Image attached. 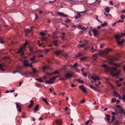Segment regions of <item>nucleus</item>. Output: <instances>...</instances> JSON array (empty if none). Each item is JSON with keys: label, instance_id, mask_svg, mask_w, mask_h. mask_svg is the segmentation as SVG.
<instances>
[{"label": "nucleus", "instance_id": "1", "mask_svg": "<svg viewBox=\"0 0 125 125\" xmlns=\"http://www.w3.org/2000/svg\"><path fill=\"white\" fill-rule=\"evenodd\" d=\"M111 51V50L110 49H107L104 52L100 51L98 53L95 54L94 56L95 57H97L98 56H101L103 55H107Z\"/></svg>", "mask_w": 125, "mask_h": 125}, {"label": "nucleus", "instance_id": "2", "mask_svg": "<svg viewBox=\"0 0 125 125\" xmlns=\"http://www.w3.org/2000/svg\"><path fill=\"white\" fill-rule=\"evenodd\" d=\"M27 42H26L25 43L23 44V46L22 47H21L20 49H19L18 53H21L22 55L24 54V53L23 51H25L26 50L25 49L26 45L27 44Z\"/></svg>", "mask_w": 125, "mask_h": 125}, {"label": "nucleus", "instance_id": "3", "mask_svg": "<svg viewBox=\"0 0 125 125\" xmlns=\"http://www.w3.org/2000/svg\"><path fill=\"white\" fill-rule=\"evenodd\" d=\"M118 59L116 58L115 57L113 59H111L110 60V63L111 64H113V65L115 66H118V64L116 63H113V61H116L118 60Z\"/></svg>", "mask_w": 125, "mask_h": 125}, {"label": "nucleus", "instance_id": "4", "mask_svg": "<svg viewBox=\"0 0 125 125\" xmlns=\"http://www.w3.org/2000/svg\"><path fill=\"white\" fill-rule=\"evenodd\" d=\"M72 75L70 73H67L64 75V76L65 77L69 79L72 77Z\"/></svg>", "mask_w": 125, "mask_h": 125}, {"label": "nucleus", "instance_id": "5", "mask_svg": "<svg viewBox=\"0 0 125 125\" xmlns=\"http://www.w3.org/2000/svg\"><path fill=\"white\" fill-rule=\"evenodd\" d=\"M92 31L94 33V35L95 37H96L98 34L99 31L95 29H93Z\"/></svg>", "mask_w": 125, "mask_h": 125}, {"label": "nucleus", "instance_id": "6", "mask_svg": "<svg viewBox=\"0 0 125 125\" xmlns=\"http://www.w3.org/2000/svg\"><path fill=\"white\" fill-rule=\"evenodd\" d=\"M85 42H86V43H84L82 44H79L78 45V47L79 48L83 47L87 44L88 42V41L86 40H85Z\"/></svg>", "mask_w": 125, "mask_h": 125}, {"label": "nucleus", "instance_id": "7", "mask_svg": "<svg viewBox=\"0 0 125 125\" xmlns=\"http://www.w3.org/2000/svg\"><path fill=\"white\" fill-rule=\"evenodd\" d=\"M23 65L25 67H28L29 65V62L27 60H24L23 62Z\"/></svg>", "mask_w": 125, "mask_h": 125}, {"label": "nucleus", "instance_id": "8", "mask_svg": "<svg viewBox=\"0 0 125 125\" xmlns=\"http://www.w3.org/2000/svg\"><path fill=\"white\" fill-rule=\"evenodd\" d=\"M84 85L83 84L82 85L80 86H79V88L81 89L85 93H86V91L85 89L83 87L84 86Z\"/></svg>", "mask_w": 125, "mask_h": 125}, {"label": "nucleus", "instance_id": "9", "mask_svg": "<svg viewBox=\"0 0 125 125\" xmlns=\"http://www.w3.org/2000/svg\"><path fill=\"white\" fill-rule=\"evenodd\" d=\"M5 67V64L4 63L0 64V71L2 70L3 71H5V69L3 68Z\"/></svg>", "mask_w": 125, "mask_h": 125}, {"label": "nucleus", "instance_id": "10", "mask_svg": "<svg viewBox=\"0 0 125 125\" xmlns=\"http://www.w3.org/2000/svg\"><path fill=\"white\" fill-rule=\"evenodd\" d=\"M91 77L92 78L94 81H95L96 80H100V78L98 76H91Z\"/></svg>", "mask_w": 125, "mask_h": 125}, {"label": "nucleus", "instance_id": "11", "mask_svg": "<svg viewBox=\"0 0 125 125\" xmlns=\"http://www.w3.org/2000/svg\"><path fill=\"white\" fill-rule=\"evenodd\" d=\"M16 104L17 110L20 112H21V108L20 105L17 103H16Z\"/></svg>", "mask_w": 125, "mask_h": 125}, {"label": "nucleus", "instance_id": "12", "mask_svg": "<svg viewBox=\"0 0 125 125\" xmlns=\"http://www.w3.org/2000/svg\"><path fill=\"white\" fill-rule=\"evenodd\" d=\"M102 66L105 69L107 70V71L106 72H108L109 70L110 69V67L108 66L106 64H102Z\"/></svg>", "mask_w": 125, "mask_h": 125}, {"label": "nucleus", "instance_id": "13", "mask_svg": "<svg viewBox=\"0 0 125 125\" xmlns=\"http://www.w3.org/2000/svg\"><path fill=\"white\" fill-rule=\"evenodd\" d=\"M58 14L59 16H62L64 17H68L67 15L65 14L64 13H63L58 12Z\"/></svg>", "mask_w": 125, "mask_h": 125}, {"label": "nucleus", "instance_id": "14", "mask_svg": "<svg viewBox=\"0 0 125 125\" xmlns=\"http://www.w3.org/2000/svg\"><path fill=\"white\" fill-rule=\"evenodd\" d=\"M115 39L116 41H117L119 40L120 38L121 37V35H119L118 34H117L115 35Z\"/></svg>", "mask_w": 125, "mask_h": 125}, {"label": "nucleus", "instance_id": "15", "mask_svg": "<svg viewBox=\"0 0 125 125\" xmlns=\"http://www.w3.org/2000/svg\"><path fill=\"white\" fill-rule=\"evenodd\" d=\"M39 107V105L38 104H37L35 106L34 110V113H36L38 110Z\"/></svg>", "mask_w": 125, "mask_h": 125}, {"label": "nucleus", "instance_id": "16", "mask_svg": "<svg viewBox=\"0 0 125 125\" xmlns=\"http://www.w3.org/2000/svg\"><path fill=\"white\" fill-rule=\"evenodd\" d=\"M51 80V79H50L49 80H46L45 81V83L46 84H51L53 83V82Z\"/></svg>", "mask_w": 125, "mask_h": 125}, {"label": "nucleus", "instance_id": "17", "mask_svg": "<svg viewBox=\"0 0 125 125\" xmlns=\"http://www.w3.org/2000/svg\"><path fill=\"white\" fill-rule=\"evenodd\" d=\"M78 66V63H75L73 64V65L71 66V68L72 69H73L74 68H76Z\"/></svg>", "mask_w": 125, "mask_h": 125}, {"label": "nucleus", "instance_id": "18", "mask_svg": "<svg viewBox=\"0 0 125 125\" xmlns=\"http://www.w3.org/2000/svg\"><path fill=\"white\" fill-rule=\"evenodd\" d=\"M87 2L88 3L91 4H92L95 2V1L94 0H87Z\"/></svg>", "mask_w": 125, "mask_h": 125}, {"label": "nucleus", "instance_id": "19", "mask_svg": "<svg viewBox=\"0 0 125 125\" xmlns=\"http://www.w3.org/2000/svg\"><path fill=\"white\" fill-rule=\"evenodd\" d=\"M89 87H90L92 89L94 90L95 91H98L99 90H97L95 88V86H94L93 84H91L90 86Z\"/></svg>", "mask_w": 125, "mask_h": 125}, {"label": "nucleus", "instance_id": "20", "mask_svg": "<svg viewBox=\"0 0 125 125\" xmlns=\"http://www.w3.org/2000/svg\"><path fill=\"white\" fill-rule=\"evenodd\" d=\"M61 52L60 51H57L55 52L54 53L55 55L58 56L61 54Z\"/></svg>", "mask_w": 125, "mask_h": 125}, {"label": "nucleus", "instance_id": "21", "mask_svg": "<svg viewBox=\"0 0 125 125\" xmlns=\"http://www.w3.org/2000/svg\"><path fill=\"white\" fill-rule=\"evenodd\" d=\"M121 122L118 120H116L114 123V125H119L121 123Z\"/></svg>", "mask_w": 125, "mask_h": 125}, {"label": "nucleus", "instance_id": "22", "mask_svg": "<svg viewBox=\"0 0 125 125\" xmlns=\"http://www.w3.org/2000/svg\"><path fill=\"white\" fill-rule=\"evenodd\" d=\"M31 103L28 106V107L29 108H31L32 106L34 104L33 101V100H31L30 101Z\"/></svg>", "mask_w": 125, "mask_h": 125}, {"label": "nucleus", "instance_id": "23", "mask_svg": "<svg viewBox=\"0 0 125 125\" xmlns=\"http://www.w3.org/2000/svg\"><path fill=\"white\" fill-rule=\"evenodd\" d=\"M105 116L107 118V121L110 123V115H109L106 114Z\"/></svg>", "mask_w": 125, "mask_h": 125}, {"label": "nucleus", "instance_id": "24", "mask_svg": "<svg viewBox=\"0 0 125 125\" xmlns=\"http://www.w3.org/2000/svg\"><path fill=\"white\" fill-rule=\"evenodd\" d=\"M116 107L120 111H122L123 112V109L121 107L120 105H116Z\"/></svg>", "mask_w": 125, "mask_h": 125}, {"label": "nucleus", "instance_id": "25", "mask_svg": "<svg viewBox=\"0 0 125 125\" xmlns=\"http://www.w3.org/2000/svg\"><path fill=\"white\" fill-rule=\"evenodd\" d=\"M125 41L124 39H123L121 41H119V40H118L117 41V43L119 44H121L123 43Z\"/></svg>", "mask_w": 125, "mask_h": 125}, {"label": "nucleus", "instance_id": "26", "mask_svg": "<svg viewBox=\"0 0 125 125\" xmlns=\"http://www.w3.org/2000/svg\"><path fill=\"white\" fill-rule=\"evenodd\" d=\"M110 7H107L105 8V11L107 13H108L110 12Z\"/></svg>", "mask_w": 125, "mask_h": 125}, {"label": "nucleus", "instance_id": "27", "mask_svg": "<svg viewBox=\"0 0 125 125\" xmlns=\"http://www.w3.org/2000/svg\"><path fill=\"white\" fill-rule=\"evenodd\" d=\"M56 123L59 125H61L62 123V122L61 120H57L56 121Z\"/></svg>", "mask_w": 125, "mask_h": 125}, {"label": "nucleus", "instance_id": "28", "mask_svg": "<svg viewBox=\"0 0 125 125\" xmlns=\"http://www.w3.org/2000/svg\"><path fill=\"white\" fill-rule=\"evenodd\" d=\"M114 94L115 96L117 97V96H119V94L116 91H114L113 93Z\"/></svg>", "mask_w": 125, "mask_h": 125}, {"label": "nucleus", "instance_id": "29", "mask_svg": "<svg viewBox=\"0 0 125 125\" xmlns=\"http://www.w3.org/2000/svg\"><path fill=\"white\" fill-rule=\"evenodd\" d=\"M107 22L105 21L104 22V23L101 24V25L102 27H104L105 26L107 25Z\"/></svg>", "mask_w": 125, "mask_h": 125}, {"label": "nucleus", "instance_id": "30", "mask_svg": "<svg viewBox=\"0 0 125 125\" xmlns=\"http://www.w3.org/2000/svg\"><path fill=\"white\" fill-rule=\"evenodd\" d=\"M29 59L30 61H32L35 60V56L34 55L33 57H31Z\"/></svg>", "mask_w": 125, "mask_h": 125}, {"label": "nucleus", "instance_id": "31", "mask_svg": "<svg viewBox=\"0 0 125 125\" xmlns=\"http://www.w3.org/2000/svg\"><path fill=\"white\" fill-rule=\"evenodd\" d=\"M42 100L43 101H44L45 103L47 105L49 104V103L48 102L47 100L45 98H42Z\"/></svg>", "mask_w": 125, "mask_h": 125}, {"label": "nucleus", "instance_id": "32", "mask_svg": "<svg viewBox=\"0 0 125 125\" xmlns=\"http://www.w3.org/2000/svg\"><path fill=\"white\" fill-rule=\"evenodd\" d=\"M35 80H36L40 82H43V80L41 78H36Z\"/></svg>", "mask_w": 125, "mask_h": 125}, {"label": "nucleus", "instance_id": "33", "mask_svg": "<svg viewBox=\"0 0 125 125\" xmlns=\"http://www.w3.org/2000/svg\"><path fill=\"white\" fill-rule=\"evenodd\" d=\"M115 117L114 116H112V119L111 121H110V123H111L112 122H114L115 121Z\"/></svg>", "mask_w": 125, "mask_h": 125}, {"label": "nucleus", "instance_id": "34", "mask_svg": "<svg viewBox=\"0 0 125 125\" xmlns=\"http://www.w3.org/2000/svg\"><path fill=\"white\" fill-rule=\"evenodd\" d=\"M116 69L117 68L116 67H111V68H110V69L113 70L115 71H117Z\"/></svg>", "mask_w": 125, "mask_h": 125}, {"label": "nucleus", "instance_id": "35", "mask_svg": "<svg viewBox=\"0 0 125 125\" xmlns=\"http://www.w3.org/2000/svg\"><path fill=\"white\" fill-rule=\"evenodd\" d=\"M87 58L86 57H83L81 58H80L81 60L82 61H84Z\"/></svg>", "mask_w": 125, "mask_h": 125}, {"label": "nucleus", "instance_id": "36", "mask_svg": "<svg viewBox=\"0 0 125 125\" xmlns=\"http://www.w3.org/2000/svg\"><path fill=\"white\" fill-rule=\"evenodd\" d=\"M59 73L58 71V70H56L52 74H59Z\"/></svg>", "mask_w": 125, "mask_h": 125}, {"label": "nucleus", "instance_id": "37", "mask_svg": "<svg viewBox=\"0 0 125 125\" xmlns=\"http://www.w3.org/2000/svg\"><path fill=\"white\" fill-rule=\"evenodd\" d=\"M83 55V53H79L78 54L76 55V57H79L81 56H82Z\"/></svg>", "mask_w": 125, "mask_h": 125}, {"label": "nucleus", "instance_id": "38", "mask_svg": "<svg viewBox=\"0 0 125 125\" xmlns=\"http://www.w3.org/2000/svg\"><path fill=\"white\" fill-rule=\"evenodd\" d=\"M49 67L48 66H44L42 68L44 69V71H45V70L46 69H47L49 68Z\"/></svg>", "mask_w": 125, "mask_h": 125}, {"label": "nucleus", "instance_id": "39", "mask_svg": "<svg viewBox=\"0 0 125 125\" xmlns=\"http://www.w3.org/2000/svg\"><path fill=\"white\" fill-rule=\"evenodd\" d=\"M83 75L85 77H87V74L86 73L83 72L82 73Z\"/></svg>", "mask_w": 125, "mask_h": 125}, {"label": "nucleus", "instance_id": "40", "mask_svg": "<svg viewBox=\"0 0 125 125\" xmlns=\"http://www.w3.org/2000/svg\"><path fill=\"white\" fill-rule=\"evenodd\" d=\"M53 43L55 46H56L57 45V41L54 40L53 42Z\"/></svg>", "mask_w": 125, "mask_h": 125}, {"label": "nucleus", "instance_id": "41", "mask_svg": "<svg viewBox=\"0 0 125 125\" xmlns=\"http://www.w3.org/2000/svg\"><path fill=\"white\" fill-rule=\"evenodd\" d=\"M81 16V15L79 14H78L76 16L75 18L76 19L78 18H80Z\"/></svg>", "mask_w": 125, "mask_h": 125}, {"label": "nucleus", "instance_id": "42", "mask_svg": "<svg viewBox=\"0 0 125 125\" xmlns=\"http://www.w3.org/2000/svg\"><path fill=\"white\" fill-rule=\"evenodd\" d=\"M78 82L80 83H83V81L81 80L80 79H78Z\"/></svg>", "mask_w": 125, "mask_h": 125}, {"label": "nucleus", "instance_id": "43", "mask_svg": "<svg viewBox=\"0 0 125 125\" xmlns=\"http://www.w3.org/2000/svg\"><path fill=\"white\" fill-rule=\"evenodd\" d=\"M71 21V20L70 19H67L66 20V21H65V22L67 23V22H70Z\"/></svg>", "mask_w": 125, "mask_h": 125}, {"label": "nucleus", "instance_id": "44", "mask_svg": "<svg viewBox=\"0 0 125 125\" xmlns=\"http://www.w3.org/2000/svg\"><path fill=\"white\" fill-rule=\"evenodd\" d=\"M116 101V99L115 98H113L112 101V102L114 103Z\"/></svg>", "mask_w": 125, "mask_h": 125}, {"label": "nucleus", "instance_id": "45", "mask_svg": "<svg viewBox=\"0 0 125 125\" xmlns=\"http://www.w3.org/2000/svg\"><path fill=\"white\" fill-rule=\"evenodd\" d=\"M56 78L55 76H54L53 77L51 78V80H55Z\"/></svg>", "mask_w": 125, "mask_h": 125}, {"label": "nucleus", "instance_id": "46", "mask_svg": "<svg viewBox=\"0 0 125 125\" xmlns=\"http://www.w3.org/2000/svg\"><path fill=\"white\" fill-rule=\"evenodd\" d=\"M26 33H29L31 31L30 30H29L28 29H27L26 30Z\"/></svg>", "mask_w": 125, "mask_h": 125}, {"label": "nucleus", "instance_id": "47", "mask_svg": "<svg viewBox=\"0 0 125 125\" xmlns=\"http://www.w3.org/2000/svg\"><path fill=\"white\" fill-rule=\"evenodd\" d=\"M112 114L113 116H114V115H117L118 114V113H115L114 112H112Z\"/></svg>", "mask_w": 125, "mask_h": 125}, {"label": "nucleus", "instance_id": "48", "mask_svg": "<svg viewBox=\"0 0 125 125\" xmlns=\"http://www.w3.org/2000/svg\"><path fill=\"white\" fill-rule=\"evenodd\" d=\"M79 29H81L82 30H86V28L85 27H83L82 28H79Z\"/></svg>", "mask_w": 125, "mask_h": 125}, {"label": "nucleus", "instance_id": "49", "mask_svg": "<svg viewBox=\"0 0 125 125\" xmlns=\"http://www.w3.org/2000/svg\"><path fill=\"white\" fill-rule=\"evenodd\" d=\"M9 58V56H5L3 58V59H4L5 60L6 59H8Z\"/></svg>", "mask_w": 125, "mask_h": 125}, {"label": "nucleus", "instance_id": "50", "mask_svg": "<svg viewBox=\"0 0 125 125\" xmlns=\"http://www.w3.org/2000/svg\"><path fill=\"white\" fill-rule=\"evenodd\" d=\"M32 72L34 73H36V69L33 68H32Z\"/></svg>", "mask_w": 125, "mask_h": 125}, {"label": "nucleus", "instance_id": "51", "mask_svg": "<svg viewBox=\"0 0 125 125\" xmlns=\"http://www.w3.org/2000/svg\"><path fill=\"white\" fill-rule=\"evenodd\" d=\"M120 73V72L119 71L115 73L116 74V76H118Z\"/></svg>", "mask_w": 125, "mask_h": 125}, {"label": "nucleus", "instance_id": "52", "mask_svg": "<svg viewBox=\"0 0 125 125\" xmlns=\"http://www.w3.org/2000/svg\"><path fill=\"white\" fill-rule=\"evenodd\" d=\"M91 49L92 51L93 52H94L96 51L95 49H94L93 47Z\"/></svg>", "mask_w": 125, "mask_h": 125}, {"label": "nucleus", "instance_id": "53", "mask_svg": "<svg viewBox=\"0 0 125 125\" xmlns=\"http://www.w3.org/2000/svg\"><path fill=\"white\" fill-rule=\"evenodd\" d=\"M40 34L42 36H44V35H45L46 34H45L43 32H40Z\"/></svg>", "mask_w": 125, "mask_h": 125}, {"label": "nucleus", "instance_id": "54", "mask_svg": "<svg viewBox=\"0 0 125 125\" xmlns=\"http://www.w3.org/2000/svg\"><path fill=\"white\" fill-rule=\"evenodd\" d=\"M56 78L58 77H61V74H59V75H56L55 76Z\"/></svg>", "mask_w": 125, "mask_h": 125}, {"label": "nucleus", "instance_id": "55", "mask_svg": "<svg viewBox=\"0 0 125 125\" xmlns=\"http://www.w3.org/2000/svg\"><path fill=\"white\" fill-rule=\"evenodd\" d=\"M119 81L118 80H116V81L115 82L116 83V85H118V84L119 83Z\"/></svg>", "mask_w": 125, "mask_h": 125}, {"label": "nucleus", "instance_id": "56", "mask_svg": "<svg viewBox=\"0 0 125 125\" xmlns=\"http://www.w3.org/2000/svg\"><path fill=\"white\" fill-rule=\"evenodd\" d=\"M124 16H123V15H122L121 16V18L123 20L124 19Z\"/></svg>", "mask_w": 125, "mask_h": 125}, {"label": "nucleus", "instance_id": "57", "mask_svg": "<svg viewBox=\"0 0 125 125\" xmlns=\"http://www.w3.org/2000/svg\"><path fill=\"white\" fill-rule=\"evenodd\" d=\"M75 86H76L73 84H72L71 85V87H74Z\"/></svg>", "mask_w": 125, "mask_h": 125}, {"label": "nucleus", "instance_id": "58", "mask_svg": "<svg viewBox=\"0 0 125 125\" xmlns=\"http://www.w3.org/2000/svg\"><path fill=\"white\" fill-rule=\"evenodd\" d=\"M125 36V33H122L121 34V37L123 36Z\"/></svg>", "mask_w": 125, "mask_h": 125}, {"label": "nucleus", "instance_id": "59", "mask_svg": "<svg viewBox=\"0 0 125 125\" xmlns=\"http://www.w3.org/2000/svg\"><path fill=\"white\" fill-rule=\"evenodd\" d=\"M35 20H36L37 18H38V17L36 14L35 13Z\"/></svg>", "mask_w": 125, "mask_h": 125}, {"label": "nucleus", "instance_id": "60", "mask_svg": "<svg viewBox=\"0 0 125 125\" xmlns=\"http://www.w3.org/2000/svg\"><path fill=\"white\" fill-rule=\"evenodd\" d=\"M85 100L84 99H83V100L81 101V102L82 103H84L85 102Z\"/></svg>", "mask_w": 125, "mask_h": 125}, {"label": "nucleus", "instance_id": "61", "mask_svg": "<svg viewBox=\"0 0 125 125\" xmlns=\"http://www.w3.org/2000/svg\"><path fill=\"white\" fill-rule=\"evenodd\" d=\"M64 56L66 58L68 56V54H65L64 55Z\"/></svg>", "mask_w": 125, "mask_h": 125}, {"label": "nucleus", "instance_id": "62", "mask_svg": "<svg viewBox=\"0 0 125 125\" xmlns=\"http://www.w3.org/2000/svg\"><path fill=\"white\" fill-rule=\"evenodd\" d=\"M25 116V114L24 113H23L22 114V116L23 118H24Z\"/></svg>", "mask_w": 125, "mask_h": 125}, {"label": "nucleus", "instance_id": "63", "mask_svg": "<svg viewBox=\"0 0 125 125\" xmlns=\"http://www.w3.org/2000/svg\"><path fill=\"white\" fill-rule=\"evenodd\" d=\"M33 49L32 48H29V50L31 52H32L33 51Z\"/></svg>", "mask_w": 125, "mask_h": 125}, {"label": "nucleus", "instance_id": "64", "mask_svg": "<svg viewBox=\"0 0 125 125\" xmlns=\"http://www.w3.org/2000/svg\"><path fill=\"white\" fill-rule=\"evenodd\" d=\"M121 12L122 13H124L125 14V9L124 10L121 11Z\"/></svg>", "mask_w": 125, "mask_h": 125}]
</instances>
